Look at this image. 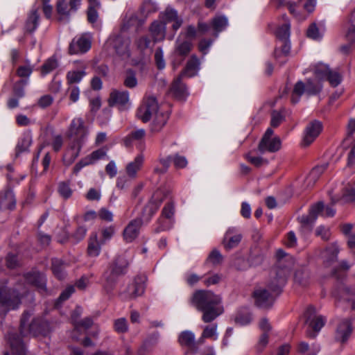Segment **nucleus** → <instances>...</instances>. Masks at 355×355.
<instances>
[{
	"instance_id": "nucleus-30",
	"label": "nucleus",
	"mask_w": 355,
	"mask_h": 355,
	"mask_svg": "<svg viewBox=\"0 0 355 355\" xmlns=\"http://www.w3.org/2000/svg\"><path fill=\"white\" fill-rule=\"evenodd\" d=\"M150 32L154 42L162 41L165 37L166 26L161 21H155L151 24Z\"/></svg>"
},
{
	"instance_id": "nucleus-29",
	"label": "nucleus",
	"mask_w": 355,
	"mask_h": 355,
	"mask_svg": "<svg viewBox=\"0 0 355 355\" xmlns=\"http://www.w3.org/2000/svg\"><path fill=\"white\" fill-rule=\"evenodd\" d=\"M183 76L179 75L178 77L174 79L171 87V92L180 99L184 98L187 95V89L186 86L182 83V78Z\"/></svg>"
},
{
	"instance_id": "nucleus-4",
	"label": "nucleus",
	"mask_w": 355,
	"mask_h": 355,
	"mask_svg": "<svg viewBox=\"0 0 355 355\" xmlns=\"http://www.w3.org/2000/svg\"><path fill=\"white\" fill-rule=\"evenodd\" d=\"M128 263L117 257L103 275V288L107 293H111L115 287L118 277L124 274Z\"/></svg>"
},
{
	"instance_id": "nucleus-43",
	"label": "nucleus",
	"mask_w": 355,
	"mask_h": 355,
	"mask_svg": "<svg viewBox=\"0 0 355 355\" xmlns=\"http://www.w3.org/2000/svg\"><path fill=\"white\" fill-rule=\"evenodd\" d=\"M32 143L31 137L29 135L24 136L18 142L16 146V154L19 155L21 153L27 151Z\"/></svg>"
},
{
	"instance_id": "nucleus-14",
	"label": "nucleus",
	"mask_w": 355,
	"mask_h": 355,
	"mask_svg": "<svg viewBox=\"0 0 355 355\" xmlns=\"http://www.w3.org/2000/svg\"><path fill=\"white\" fill-rule=\"evenodd\" d=\"M306 324L314 331L309 333V336L315 337V333L318 332L325 324V319L322 315L315 314L313 308H309L306 312Z\"/></svg>"
},
{
	"instance_id": "nucleus-27",
	"label": "nucleus",
	"mask_w": 355,
	"mask_h": 355,
	"mask_svg": "<svg viewBox=\"0 0 355 355\" xmlns=\"http://www.w3.org/2000/svg\"><path fill=\"white\" fill-rule=\"evenodd\" d=\"M145 291V285L141 278H137L127 288V297L130 299L141 295Z\"/></svg>"
},
{
	"instance_id": "nucleus-52",
	"label": "nucleus",
	"mask_w": 355,
	"mask_h": 355,
	"mask_svg": "<svg viewBox=\"0 0 355 355\" xmlns=\"http://www.w3.org/2000/svg\"><path fill=\"white\" fill-rule=\"evenodd\" d=\"M27 80L22 79L17 81L13 87V95L18 98H21L24 96V86L27 84Z\"/></svg>"
},
{
	"instance_id": "nucleus-32",
	"label": "nucleus",
	"mask_w": 355,
	"mask_h": 355,
	"mask_svg": "<svg viewBox=\"0 0 355 355\" xmlns=\"http://www.w3.org/2000/svg\"><path fill=\"white\" fill-rule=\"evenodd\" d=\"M345 36L350 42L355 40V8L350 13L344 26Z\"/></svg>"
},
{
	"instance_id": "nucleus-8",
	"label": "nucleus",
	"mask_w": 355,
	"mask_h": 355,
	"mask_svg": "<svg viewBox=\"0 0 355 355\" xmlns=\"http://www.w3.org/2000/svg\"><path fill=\"white\" fill-rule=\"evenodd\" d=\"M316 78L320 80H328L331 86L336 87L342 81L341 74L336 70L331 69L327 65L318 63L313 68Z\"/></svg>"
},
{
	"instance_id": "nucleus-60",
	"label": "nucleus",
	"mask_w": 355,
	"mask_h": 355,
	"mask_svg": "<svg viewBox=\"0 0 355 355\" xmlns=\"http://www.w3.org/2000/svg\"><path fill=\"white\" fill-rule=\"evenodd\" d=\"M284 120V116L281 112L273 111L271 114L270 125L272 128L278 127Z\"/></svg>"
},
{
	"instance_id": "nucleus-42",
	"label": "nucleus",
	"mask_w": 355,
	"mask_h": 355,
	"mask_svg": "<svg viewBox=\"0 0 355 355\" xmlns=\"http://www.w3.org/2000/svg\"><path fill=\"white\" fill-rule=\"evenodd\" d=\"M86 75L85 71H69L67 73V84L73 86V84H76L80 82L82 78Z\"/></svg>"
},
{
	"instance_id": "nucleus-57",
	"label": "nucleus",
	"mask_w": 355,
	"mask_h": 355,
	"mask_svg": "<svg viewBox=\"0 0 355 355\" xmlns=\"http://www.w3.org/2000/svg\"><path fill=\"white\" fill-rule=\"evenodd\" d=\"M58 192L64 198H69L72 194V190L71 189L68 183L61 182L58 187Z\"/></svg>"
},
{
	"instance_id": "nucleus-47",
	"label": "nucleus",
	"mask_w": 355,
	"mask_h": 355,
	"mask_svg": "<svg viewBox=\"0 0 355 355\" xmlns=\"http://www.w3.org/2000/svg\"><path fill=\"white\" fill-rule=\"evenodd\" d=\"M173 225L172 220L166 219V218L160 217L157 220V226L155 229V232L157 233L166 231L170 230Z\"/></svg>"
},
{
	"instance_id": "nucleus-62",
	"label": "nucleus",
	"mask_w": 355,
	"mask_h": 355,
	"mask_svg": "<svg viewBox=\"0 0 355 355\" xmlns=\"http://www.w3.org/2000/svg\"><path fill=\"white\" fill-rule=\"evenodd\" d=\"M150 40L146 36H142L136 41V45L137 48L143 51L144 50L149 48L150 44Z\"/></svg>"
},
{
	"instance_id": "nucleus-11",
	"label": "nucleus",
	"mask_w": 355,
	"mask_h": 355,
	"mask_svg": "<svg viewBox=\"0 0 355 355\" xmlns=\"http://www.w3.org/2000/svg\"><path fill=\"white\" fill-rule=\"evenodd\" d=\"M158 112V104L155 98L148 96L144 98L137 115L143 122H147Z\"/></svg>"
},
{
	"instance_id": "nucleus-44",
	"label": "nucleus",
	"mask_w": 355,
	"mask_h": 355,
	"mask_svg": "<svg viewBox=\"0 0 355 355\" xmlns=\"http://www.w3.org/2000/svg\"><path fill=\"white\" fill-rule=\"evenodd\" d=\"M171 162H173L172 156L162 157L159 159V162L162 167H155L154 171L156 173L163 174L168 170Z\"/></svg>"
},
{
	"instance_id": "nucleus-23",
	"label": "nucleus",
	"mask_w": 355,
	"mask_h": 355,
	"mask_svg": "<svg viewBox=\"0 0 355 355\" xmlns=\"http://www.w3.org/2000/svg\"><path fill=\"white\" fill-rule=\"evenodd\" d=\"M182 33L178 37L175 45V53L179 56L185 58L193 49V43L190 40L182 39Z\"/></svg>"
},
{
	"instance_id": "nucleus-1",
	"label": "nucleus",
	"mask_w": 355,
	"mask_h": 355,
	"mask_svg": "<svg viewBox=\"0 0 355 355\" xmlns=\"http://www.w3.org/2000/svg\"><path fill=\"white\" fill-rule=\"evenodd\" d=\"M191 303L202 312V320L206 323L214 320L224 311L220 297L209 291H197L193 293Z\"/></svg>"
},
{
	"instance_id": "nucleus-13",
	"label": "nucleus",
	"mask_w": 355,
	"mask_h": 355,
	"mask_svg": "<svg viewBox=\"0 0 355 355\" xmlns=\"http://www.w3.org/2000/svg\"><path fill=\"white\" fill-rule=\"evenodd\" d=\"M106 156V150L100 148L80 159L73 167V173L78 174L85 166L95 164L97 161L103 159Z\"/></svg>"
},
{
	"instance_id": "nucleus-16",
	"label": "nucleus",
	"mask_w": 355,
	"mask_h": 355,
	"mask_svg": "<svg viewBox=\"0 0 355 355\" xmlns=\"http://www.w3.org/2000/svg\"><path fill=\"white\" fill-rule=\"evenodd\" d=\"M322 129L321 122L313 121L310 122L304 130L302 144L304 146H309L320 135Z\"/></svg>"
},
{
	"instance_id": "nucleus-3",
	"label": "nucleus",
	"mask_w": 355,
	"mask_h": 355,
	"mask_svg": "<svg viewBox=\"0 0 355 355\" xmlns=\"http://www.w3.org/2000/svg\"><path fill=\"white\" fill-rule=\"evenodd\" d=\"M268 286V288H259L253 293V297L257 306L266 309L272 306L275 297L280 291L282 286L285 283L284 278H278L274 280Z\"/></svg>"
},
{
	"instance_id": "nucleus-18",
	"label": "nucleus",
	"mask_w": 355,
	"mask_h": 355,
	"mask_svg": "<svg viewBox=\"0 0 355 355\" xmlns=\"http://www.w3.org/2000/svg\"><path fill=\"white\" fill-rule=\"evenodd\" d=\"M142 223L141 218L134 219L128 223L123 230V239L126 242L130 243L138 236Z\"/></svg>"
},
{
	"instance_id": "nucleus-2",
	"label": "nucleus",
	"mask_w": 355,
	"mask_h": 355,
	"mask_svg": "<svg viewBox=\"0 0 355 355\" xmlns=\"http://www.w3.org/2000/svg\"><path fill=\"white\" fill-rule=\"evenodd\" d=\"M88 135V129L83 119L74 118L69 128V136L71 142L64 155V162L70 165L78 157Z\"/></svg>"
},
{
	"instance_id": "nucleus-7",
	"label": "nucleus",
	"mask_w": 355,
	"mask_h": 355,
	"mask_svg": "<svg viewBox=\"0 0 355 355\" xmlns=\"http://www.w3.org/2000/svg\"><path fill=\"white\" fill-rule=\"evenodd\" d=\"M334 205L331 202V206L324 207L322 202H318L311 207L308 215L302 216L299 220L302 224L310 225L315 222L319 214L324 217H333L336 213L332 207Z\"/></svg>"
},
{
	"instance_id": "nucleus-35",
	"label": "nucleus",
	"mask_w": 355,
	"mask_h": 355,
	"mask_svg": "<svg viewBox=\"0 0 355 355\" xmlns=\"http://www.w3.org/2000/svg\"><path fill=\"white\" fill-rule=\"evenodd\" d=\"M39 25V14L37 10H32L26 21L25 30L28 33H33L35 31Z\"/></svg>"
},
{
	"instance_id": "nucleus-38",
	"label": "nucleus",
	"mask_w": 355,
	"mask_h": 355,
	"mask_svg": "<svg viewBox=\"0 0 355 355\" xmlns=\"http://www.w3.org/2000/svg\"><path fill=\"white\" fill-rule=\"evenodd\" d=\"M146 135V131L144 129H137L132 131L123 139L124 145L129 147L135 141H142Z\"/></svg>"
},
{
	"instance_id": "nucleus-64",
	"label": "nucleus",
	"mask_w": 355,
	"mask_h": 355,
	"mask_svg": "<svg viewBox=\"0 0 355 355\" xmlns=\"http://www.w3.org/2000/svg\"><path fill=\"white\" fill-rule=\"evenodd\" d=\"M347 166L355 169V141L352 144L347 155Z\"/></svg>"
},
{
	"instance_id": "nucleus-61",
	"label": "nucleus",
	"mask_w": 355,
	"mask_h": 355,
	"mask_svg": "<svg viewBox=\"0 0 355 355\" xmlns=\"http://www.w3.org/2000/svg\"><path fill=\"white\" fill-rule=\"evenodd\" d=\"M173 162L175 167L177 168H185L188 164L186 157L178 154L173 157Z\"/></svg>"
},
{
	"instance_id": "nucleus-33",
	"label": "nucleus",
	"mask_w": 355,
	"mask_h": 355,
	"mask_svg": "<svg viewBox=\"0 0 355 355\" xmlns=\"http://www.w3.org/2000/svg\"><path fill=\"white\" fill-rule=\"evenodd\" d=\"M168 119V115L167 114L162 112H159L157 113L153 116V122L150 126V130L153 132L160 131L166 123Z\"/></svg>"
},
{
	"instance_id": "nucleus-50",
	"label": "nucleus",
	"mask_w": 355,
	"mask_h": 355,
	"mask_svg": "<svg viewBox=\"0 0 355 355\" xmlns=\"http://www.w3.org/2000/svg\"><path fill=\"white\" fill-rule=\"evenodd\" d=\"M223 259L221 253L216 249H214L207 259V263L212 265H218L222 263Z\"/></svg>"
},
{
	"instance_id": "nucleus-10",
	"label": "nucleus",
	"mask_w": 355,
	"mask_h": 355,
	"mask_svg": "<svg viewBox=\"0 0 355 355\" xmlns=\"http://www.w3.org/2000/svg\"><path fill=\"white\" fill-rule=\"evenodd\" d=\"M274 131L269 128L261 139L258 150L261 153H275L281 148L282 142L278 137H273Z\"/></svg>"
},
{
	"instance_id": "nucleus-28",
	"label": "nucleus",
	"mask_w": 355,
	"mask_h": 355,
	"mask_svg": "<svg viewBox=\"0 0 355 355\" xmlns=\"http://www.w3.org/2000/svg\"><path fill=\"white\" fill-rule=\"evenodd\" d=\"M200 69V60L196 55H192L187 61L186 67L180 74L182 76H186L192 77L197 74Z\"/></svg>"
},
{
	"instance_id": "nucleus-54",
	"label": "nucleus",
	"mask_w": 355,
	"mask_h": 355,
	"mask_svg": "<svg viewBox=\"0 0 355 355\" xmlns=\"http://www.w3.org/2000/svg\"><path fill=\"white\" fill-rule=\"evenodd\" d=\"M58 66V63L55 59L51 58L47 60L44 64L42 67V75H46L53 69H55Z\"/></svg>"
},
{
	"instance_id": "nucleus-26",
	"label": "nucleus",
	"mask_w": 355,
	"mask_h": 355,
	"mask_svg": "<svg viewBox=\"0 0 355 355\" xmlns=\"http://www.w3.org/2000/svg\"><path fill=\"white\" fill-rule=\"evenodd\" d=\"M8 341L13 354L16 355H25V346L21 338L18 335L10 333L8 334Z\"/></svg>"
},
{
	"instance_id": "nucleus-17",
	"label": "nucleus",
	"mask_w": 355,
	"mask_h": 355,
	"mask_svg": "<svg viewBox=\"0 0 355 355\" xmlns=\"http://www.w3.org/2000/svg\"><path fill=\"white\" fill-rule=\"evenodd\" d=\"M109 104L117 105L119 109H126L130 106L129 92L127 91L113 90L109 98Z\"/></svg>"
},
{
	"instance_id": "nucleus-15",
	"label": "nucleus",
	"mask_w": 355,
	"mask_h": 355,
	"mask_svg": "<svg viewBox=\"0 0 355 355\" xmlns=\"http://www.w3.org/2000/svg\"><path fill=\"white\" fill-rule=\"evenodd\" d=\"M241 233L235 227H230L225 233L222 241L224 248L230 250L236 248L242 239Z\"/></svg>"
},
{
	"instance_id": "nucleus-21",
	"label": "nucleus",
	"mask_w": 355,
	"mask_h": 355,
	"mask_svg": "<svg viewBox=\"0 0 355 355\" xmlns=\"http://www.w3.org/2000/svg\"><path fill=\"white\" fill-rule=\"evenodd\" d=\"M81 0H58L57 12L60 17H67L71 11H76L80 4Z\"/></svg>"
},
{
	"instance_id": "nucleus-53",
	"label": "nucleus",
	"mask_w": 355,
	"mask_h": 355,
	"mask_svg": "<svg viewBox=\"0 0 355 355\" xmlns=\"http://www.w3.org/2000/svg\"><path fill=\"white\" fill-rule=\"evenodd\" d=\"M175 214V207L172 202H168L162 211V218H166L173 221V216Z\"/></svg>"
},
{
	"instance_id": "nucleus-59",
	"label": "nucleus",
	"mask_w": 355,
	"mask_h": 355,
	"mask_svg": "<svg viewBox=\"0 0 355 355\" xmlns=\"http://www.w3.org/2000/svg\"><path fill=\"white\" fill-rule=\"evenodd\" d=\"M123 84L128 88H134L137 85V80L132 72H128L124 79Z\"/></svg>"
},
{
	"instance_id": "nucleus-63",
	"label": "nucleus",
	"mask_w": 355,
	"mask_h": 355,
	"mask_svg": "<svg viewBox=\"0 0 355 355\" xmlns=\"http://www.w3.org/2000/svg\"><path fill=\"white\" fill-rule=\"evenodd\" d=\"M155 60L159 69H162L165 67V62L163 58V51L160 48L157 49L155 51Z\"/></svg>"
},
{
	"instance_id": "nucleus-37",
	"label": "nucleus",
	"mask_w": 355,
	"mask_h": 355,
	"mask_svg": "<svg viewBox=\"0 0 355 355\" xmlns=\"http://www.w3.org/2000/svg\"><path fill=\"white\" fill-rule=\"evenodd\" d=\"M327 166V164L317 166L311 171L306 179L308 187H312L316 182L320 175L325 171Z\"/></svg>"
},
{
	"instance_id": "nucleus-55",
	"label": "nucleus",
	"mask_w": 355,
	"mask_h": 355,
	"mask_svg": "<svg viewBox=\"0 0 355 355\" xmlns=\"http://www.w3.org/2000/svg\"><path fill=\"white\" fill-rule=\"evenodd\" d=\"M245 157L250 163L257 167L261 166L268 162L266 159L259 156H252L250 153L246 154Z\"/></svg>"
},
{
	"instance_id": "nucleus-40",
	"label": "nucleus",
	"mask_w": 355,
	"mask_h": 355,
	"mask_svg": "<svg viewBox=\"0 0 355 355\" xmlns=\"http://www.w3.org/2000/svg\"><path fill=\"white\" fill-rule=\"evenodd\" d=\"M284 24L276 31V35L282 40H287L290 36L291 24L286 15H283Z\"/></svg>"
},
{
	"instance_id": "nucleus-41",
	"label": "nucleus",
	"mask_w": 355,
	"mask_h": 355,
	"mask_svg": "<svg viewBox=\"0 0 355 355\" xmlns=\"http://www.w3.org/2000/svg\"><path fill=\"white\" fill-rule=\"evenodd\" d=\"M66 264L61 260L54 259L52 260V271L54 275L59 279H62L65 276L64 269Z\"/></svg>"
},
{
	"instance_id": "nucleus-51",
	"label": "nucleus",
	"mask_w": 355,
	"mask_h": 355,
	"mask_svg": "<svg viewBox=\"0 0 355 355\" xmlns=\"http://www.w3.org/2000/svg\"><path fill=\"white\" fill-rule=\"evenodd\" d=\"M114 329L119 334H124L128 330V325L125 318H119L114 322Z\"/></svg>"
},
{
	"instance_id": "nucleus-58",
	"label": "nucleus",
	"mask_w": 355,
	"mask_h": 355,
	"mask_svg": "<svg viewBox=\"0 0 355 355\" xmlns=\"http://www.w3.org/2000/svg\"><path fill=\"white\" fill-rule=\"evenodd\" d=\"M307 37L313 40H319L322 37L321 33L319 32L315 24H312L308 28L306 32Z\"/></svg>"
},
{
	"instance_id": "nucleus-9",
	"label": "nucleus",
	"mask_w": 355,
	"mask_h": 355,
	"mask_svg": "<svg viewBox=\"0 0 355 355\" xmlns=\"http://www.w3.org/2000/svg\"><path fill=\"white\" fill-rule=\"evenodd\" d=\"M130 39L122 35H112L107 42V46L114 49L116 55L124 60L130 58Z\"/></svg>"
},
{
	"instance_id": "nucleus-34",
	"label": "nucleus",
	"mask_w": 355,
	"mask_h": 355,
	"mask_svg": "<svg viewBox=\"0 0 355 355\" xmlns=\"http://www.w3.org/2000/svg\"><path fill=\"white\" fill-rule=\"evenodd\" d=\"M103 243H100L98 240V235L96 233L92 234L90 236L87 247V253L90 257H98L101 252V247Z\"/></svg>"
},
{
	"instance_id": "nucleus-56",
	"label": "nucleus",
	"mask_w": 355,
	"mask_h": 355,
	"mask_svg": "<svg viewBox=\"0 0 355 355\" xmlns=\"http://www.w3.org/2000/svg\"><path fill=\"white\" fill-rule=\"evenodd\" d=\"M178 17V13L175 10H174L173 9H167V10H166V11L164 12V13L162 15L163 21H162L166 26V24L167 23L172 22V21Z\"/></svg>"
},
{
	"instance_id": "nucleus-46",
	"label": "nucleus",
	"mask_w": 355,
	"mask_h": 355,
	"mask_svg": "<svg viewBox=\"0 0 355 355\" xmlns=\"http://www.w3.org/2000/svg\"><path fill=\"white\" fill-rule=\"evenodd\" d=\"M74 314H73L72 318L73 320V324H74V331H80L82 330H87L89 329L93 324V322L91 318H86L84 320L76 322L74 319Z\"/></svg>"
},
{
	"instance_id": "nucleus-12",
	"label": "nucleus",
	"mask_w": 355,
	"mask_h": 355,
	"mask_svg": "<svg viewBox=\"0 0 355 355\" xmlns=\"http://www.w3.org/2000/svg\"><path fill=\"white\" fill-rule=\"evenodd\" d=\"M166 196V191L164 189H158L153 194L150 200L144 209L142 220H144L146 222H148L150 220Z\"/></svg>"
},
{
	"instance_id": "nucleus-5",
	"label": "nucleus",
	"mask_w": 355,
	"mask_h": 355,
	"mask_svg": "<svg viewBox=\"0 0 355 355\" xmlns=\"http://www.w3.org/2000/svg\"><path fill=\"white\" fill-rule=\"evenodd\" d=\"M31 315L30 312H24L20 321V334L23 336L44 334L48 331V324L41 318L34 319L30 324L28 321Z\"/></svg>"
},
{
	"instance_id": "nucleus-48",
	"label": "nucleus",
	"mask_w": 355,
	"mask_h": 355,
	"mask_svg": "<svg viewBox=\"0 0 355 355\" xmlns=\"http://www.w3.org/2000/svg\"><path fill=\"white\" fill-rule=\"evenodd\" d=\"M194 334L191 331H184L179 336V342L182 345L191 347L194 343Z\"/></svg>"
},
{
	"instance_id": "nucleus-31",
	"label": "nucleus",
	"mask_w": 355,
	"mask_h": 355,
	"mask_svg": "<svg viewBox=\"0 0 355 355\" xmlns=\"http://www.w3.org/2000/svg\"><path fill=\"white\" fill-rule=\"evenodd\" d=\"M144 160V156L142 155H138L132 162L127 164L125 171L130 178H135L137 177V172L142 167Z\"/></svg>"
},
{
	"instance_id": "nucleus-49",
	"label": "nucleus",
	"mask_w": 355,
	"mask_h": 355,
	"mask_svg": "<svg viewBox=\"0 0 355 355\" xmlns=\"http://www.w3.org/2000/svg\"><path fill=\"white\" fill-rule=\"evenodd\" d=\"M34 67L29 62L19 66L16 71L17 75L20 78H28L32 73Z\"/></svg>"
},
{
	"instance_id": "nucleus-24",
	"label": "nucleus",
	"mask_w": 355,
	"mask_h": 355,
	"mask_svg": "<svg viewBox=\"0 0 355 355\" xmlns=\"http://www.w3.org/2000/svg\"><path fill=\"white\" fill-rule=\"evenodd\" d=\"M352 331L351 322L345 320L337 327L335 338L337 341L345 343L349 337Z\"/></svg>"
},
{
	"instance_id": "nucleus-6",
	"label": "nucleus",
	"mask_w": 355,
	"mask_h": 355,
	"mask_svg": "<svg viewBox=\"0 0 355 355\" xmlns=\"http://www.w3.org/2000/svg\"><path fill=\"white\" fill-rule=\"evenodd\" d=\"M322 85L320 82L313 81L311 79L307 80L304 83L302 81H298L294 86L291 101L293 103H297L303 94L308 96L315 95L322 89Z\"/></svg>"
},
{
	"instance_id": "nucleus-45",
	"label": "nucleus",
	"mask_w": 355,
	"mask_h": 355,
	"mask_svg": "<svg viewBox=\"0 0 355 355\" xmlns=\"http://www.w3.org/2000/svg\"><path fill=\"white\" fill-rule=\"evenodd\" d=\"M227 24V19L224 16H217L211 21L212 27L216 32L222 31Z\"/></svg>"
},
{
	"instance_id": "nucleus-36",
	"label": "nucleus",
	"mask_w": 355,
	"mask_h": 355,
	"mask_svg": "<svg viewBox=\"0 0 355 355\" xmlns=\"http://www.w3.org/2000/svg\"><path fill=\"white\" fill-rule=\"evenodd\" d=\"M205 338H209L212 340H216L218 339V333H217V324H211L209 325H207L202 333L201 337L198 340V344H202Z\"/></svg>"
},
{
	"instance_id": "nucleus-20",
	"label": "nucleus",
	"mask_w": 355,
	"mask_h": 355,
	"mask_svg": "<svg viewBox=\"0 0 355 355\" xmlns=\"http://www.w3.org/2000/svg\"><path fill=\"white\" fill-rule=\"evenodd\" d=\"M340 249L336 243H331L322 252L321 257L325 267H330L337 261Z\"/></svg>"
},
{
	"instance_id": "nucleus-22",
	"label": "nucleus",
	"mask_w": 355,
	"mask_h": 355,
	"mask_svg": "<svg viewBox=\"0 0 355 355\" xmlns=\"http://www.w3.org/2000/svg\"><path fill=\"white\" fill-rule=\"evenodd\" d=\"M25 280L28 284L35 286L40 291H46V278L40 272H29L24 275Z\"/></svg>"
},
{
	"instance_id": "nucleus-39",
	"label": "nucleus",
	"mask_w": 355,
	"mask_h": 355,
	"mask_svg": "<svg viewBox=\"0 0 355 355\" xmlns=\"http://www.w3.org/2000/svg\"><path fill=\"white\" fill-rule=\"evenodd\" d=\"M89 8L87 11V19L91 23H94L98 19V10L101 8V3L98 0H87Z\"/></svg>"
},
{
	"instance_id": "nucleus-19",
	"label": "nucleus",
	"mask_w": 355,
	"mask_h": 355,
	"mask_svg": "<svg viewBox=\"0 0 355 355\" xmlns=\"http://www.w3.org/2000/svg\"><path fill=\"white\" fill-rule=\"evenodd\" d=\"M91 47V42L84 36L74 38L70 43L69 52L70 54L84 53Z\"/></svg>"
},
{
	"instance_id": "nucleus-25",
	"label": "nucleus",
	"mask_w": 355,
	"mask_h": 355,
	"mask_svg": "<svg viewBox=\"0 0 355 355\" xmlns=\"http://www.w3.org/2000/svg\"><path fill=\"white\" fill-rule=\"evenodd\" d=\"M339 201L343 204L355 202V189L352 186L347 185L343 189L341 197L331 196L332 205H335Z\"/></svg>"
}]
</instances>
